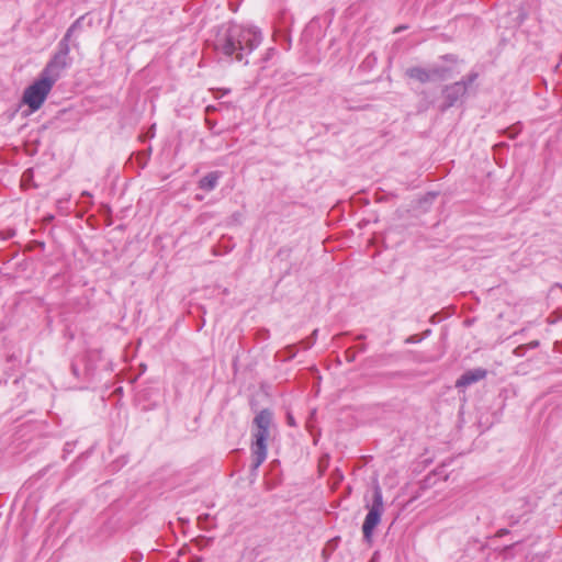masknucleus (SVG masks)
Returning a JSON list of instances; mask_svg holds the SVG:
<instances>
[{
  "label": "nucleus",
  "mask_w": 562,
  "mask_h": 562,
  "mask_svg": "<svg viewBox=\"0 0 562 562\" xmlns=\"http://www.w3.org/2000/svg\"><path fill=\"white\" fill-rule=\"evenodd\" d=\"M273 414L270 409H261L254 418L255 430L252 432L251 457L252 467L258 469L267 459L268 438L272 426Z\"/></svg>",
  "instance_id": "f03ea898"
},
{
  "label": "nucleus",
  "mask_w": 562,
  "mask_h": 562,
  "mask_svg": "<svg viewBox=\"0 0 562 562\" xmlns=\"http://www.w3.org/2000/svg\"><path fill=\"white\" fill-rule=\"evenodd\" d=\"M441 93L445 99V102L441 105V111H446L447 109L456 105L465 95V83L453 82L451 85H447L443 87Z\"/></svg>",
  "instance_id": "0eeeda50"
},
{
  "label": "nucleus",
  "mask_w": 562,
  "mask_h": 562,
  "mask_svg": "<svg viewBox=\"0 0 562 562\" xmlns=\"http://www.w3.org/2000/svg\"><path fill=\"white\" fill-rule=\"evenodd\" d=\"M262 34L256 26L229 23L217 33L215 50L232 60L248 64L250 55L261 43Z\"/></svg>",
  "instance_id": "f257e3e1"
},
{
  "label": "nucleus",
  "mask_w": 562,
  "mask_h": 562,
  "mask_svg": "<svg viewBox=\"0 0 562 562\" xmlns=\"http://www.w3.org/2000/svg\"><path fill=\"white\" fill-rule=\"evenodd\" d=\"M69 53L70 45L67 43V40H60L57 45V52L47 63L41 75L55 83L60 78L63 71L71 65Z\"/></svg>",
  "instance_id": "7ed1b4c3"
},
{
  "label": "nucleus",
  "mask_w": 562,
  "mask_h": 562,
  "mask_svg": "<svg viewBox=\"0 0 562 562\" xmlns=\"http://www.w3.org/2000/svg\"><path fill=\"white\" fill-rule=\"evenodd\" d=\"M317 334H318V329H314L312 335L302 341V345H303V348L304 349H310L312 348V346L315 344L316 341V338H317Z\"/></svg>",
  "instance_id": "f8f14e48"
},
{
  "label": "nucleus",
  "mask_w": 562,
  "mask_h": 562,
  "mask_svg": "<svg viewBox=\"0 0 562 562\" xmlns=\"http://www.w3.org/2000/svg\"><path fill=\"white\" fill-rule=\"evenodd\" d=\"M449 68L439 65H432L428 68L415 66L407 68L405 74L408 78L417 80L420 83L443 81L449 77Z\"/></svg>",
  "instance_id": "423d86ee"
},
{
  "label": "nucleus",
  "mask_w": 562,
  "mask_h": 562,
  "mask_svg": "<svg viewBox=\"0 0 562 562\" xmlns=\"http://www.w3.org/2000/svg\"><path fill=\"white\" fill-rule=\"evenodd\" d=\"M487 374V371L483 368H475L465 371L456 382V387L465 389L481 380Z\"/></svg>",
  "instance_id": "6e6552de"
},
{
  "label": "nucleus",
  "mask_w": 562,
  "mask_h": 562,
  "mask_svg": "<svg viewBox=\"0 0 562 562\" xmlns=\"http://www.w3.org/2000/svg\"><path fill=\"white\" fill-rule=\"evenodd\" d=\"M289 424H290V425H293V424H294V423H293V418H292L291 416H289Z\"/></svg>",
  "instance_id": "f3484780"
},
{
  "label": "nucleus",
  "mask_w": 562,
  "mask_h": 562,
  "mask_svg": "<svg viewBox=\"0 0 562 562\" xmlns=\"http://www.w3.org/2000/svg\"><path fill=\"white\" fill-rule=\"evenodd\" d=\"M383 495L381 487L376 485L373 488V499L372 504L369 507V512L364 518L363 525H362V532L363 538L367 541H370L372 538V533L374 528L380 524L381 516L383 514Z\"/></svg>",
  "instance_id": "39448f33"
},
{
  "label": "nucleus",
  "mask_w": 562,
  "mask_h": 562,
  "mask_svg": "<svg viewBox=\"0 0 562 562\" xmlns=\"http://www.w3.org/2000/svg\"><path fill=\"white\" fill-rule=\"evenodd\" d=\"M538 345H539L538 341H532V342L529 344V347L530 348H536Z\"/></svg>",
  "instance_id": "2eb2a0df"
},
{
  "label": "nucleus",
  "mask_w": 562,
  "mask_h": 562,
  "mask_svg": "<svg viewBox=\"0 0 562 562\" xmlns=\"http://www.w3.org/2000/svg\"><path fill=\"white\" fill-rule=\"evenodd\" d=\"M222 176H223V172L218 171V170L211 171V172L206 173L204 177H202L199 180V183H198L199 189L206 191V192L213 191L217 187L218 181L222 178Z\"/></svg>",
  "instance_id": "1a4fd4ad"
},
{
  "label": "nucleus",
  "mask_w": 562,
  "mask_h": 562,
  "mask_svg": "<svg viewBox=\"0 0 562 562\" xmlns=\"http://www.w3.org/2000/svg\"><path fill=\"white\" fill-rule=\"evenodd\" d=\"M479 77V74L475 72V71H471L470 74H468L462 80H460L459 82H464L465 83V91H468V88Z\"/></svg>",
  "instance_id": "9b49d317"
},
{
  "label": "nucleus",
  "mask_w": 562,
  "mask_h": 562,
  "mask_svg": "<svg viewBox=\"0 0 562 562\" xmlns=\"http://www.w3.org/2000/svg\"><path fill=\"white\" fill-rule=\"evenodd\" d=\"M82 196L91 198V194H90L88 191H83V192H82Z\"/></svg>",
  "instance_id": "dca6fc26"
},
{
  "label": "nucleus",
  "mask_w": 562,
  "mask_h": 562,
  "mask_svg": "<svg viewBox=\"0 0 562 562\" xmlns=\"http://www.w3.org/2000/svg\"><path fill=\"white\" fill-rule=\"evenodd\" d=\"M418 341H419V339L416 336H411L406 339V344H415Z\"/></svg>",
  "instance_id": "ddd939ff"
},
{
  "label": "nucleus",
  "mask_w": 562,
  "mask_h": 562,
  "mask_svg": "<svg viewBox=\"0 0 562 562\" xmlns=\"http://www.w3.org/2000/svg\"><path fill=\"white\" fill-rule=\"evenodd\" d=\"M85 16H80L79 19H77L69 27L68 30L66 31L64 37L61 40H67V43L69 44L70 43V38L72 36V34L79 30L81 27V24H82V21H83Z\"/></svg>",
  "instance_id": "9d476101"
},
{
  "label": "nucleus",
  "mask_w": 562,
  "mask_h": 562,
  "mask_svg": "<svg viewBox=\"0 0 562 562\" xmlns=\"http://www.w3.org/2000/svg\"><path fill=\"white\" fill-rule=\"evenodd\" d=\"M54 85V82L41 75L37 80L24 90L22 97L23 103L30 108L31 112L40 110Z\"/></svg>",
  "instance_id": "20e7f679"
},
{
  "label": "nucleus",
  "mask_w": 562,
  "mask_h": 562,
  "mask_svg": "<svg viewBox=\"0 0 562 562\" xmlns=\"http://www.w3.org/2000/svg\"><path fill=\"white\" fill-rule=\"evenodd\" d=\"M71 371H72L74 375H76V376L79 375L78 367L75 363L71 364Z\"/></svg>",
  "instance_id": "4468645a"
}]
</instances>
